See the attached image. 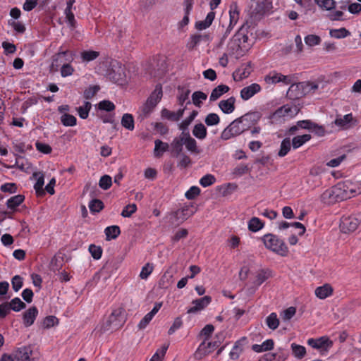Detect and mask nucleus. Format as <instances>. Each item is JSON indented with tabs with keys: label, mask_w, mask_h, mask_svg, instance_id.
<instances>
[{
	"label": "nucleus",
	"mask_w": 361,
	"mask_h": 361,
	"mask_svg": "<svg viewBox=\"0 0 361 361\" xmlns=\"http://www.w3.org/2000/svg\"><path fill=\"white\" fill-rule=\"evenodd\" d=\"M230 88L226 85H219L216 87L212 92L209 99L211 102H214L217 100L219 97H221L224 94L228 92Z\"/></svg>",
	"instance_id": "nucleus-27"
},
{
	"label": "nucleus",
	"mask_w": 361,
	"mask_h": 361,
	"mask_svg": "<svg viewBox=\"0 0 361 361\" xmlns=\"http://www.w3.org/2000/svg\"><path fill=\"white\" fill-rule=\"evenodd\" d=\"M99 90L100 87L99 85H90L85 90L83 97L86 99H91L97 94Z\"/></svg>",
	"instance_id": "nucleus-48"
},
{
	"label": "nucleus",
	"mask_w": 361,
	"mask_h": 361,
	"mask_svg": "<svg viewBox=\"0 0 361 361\" xmlns=\"http://www.w3.org/2000/svg\"><path fill=\"white\" fill-rule=\"evenodd\" d=\"M329 35L331 37L336 39L345 38L350 35V32L345 27L339 29H332L329 32Z\"/></svg>",
	"instance_id": "nucleus-41"
},
{
	"label": "nucleus",
	"mask_w": 361,
	"mask_h": 361,
	"mask_svg": "<svg viewBox=\"0 0 361 361\" xmlns=\"http://www.w3.org/2000/svg\"><path fill=\"white\" fill-rule=\"evenodd\" d=\"M89 252L94 259H99L102 255V249L100 246L92 244L89 246Z\"/></svg>",
	"instance_id": "nucleus-56"
},
{
	"label": "nucleus",
	"mask_w": 361,
	"mask_h": 361,
	"mask_svg": "<svg viewBox=\"0 0 361 361\" xmlns=\"http://www.w3.org/2000/svg\"><path fill=\"white\" fill-rule=\"evenodd\" d=\"M235 97H231L227 99L220 101L219 107L224 114H229L235 110Z\"/></svg>",
	"instance_id": "nucleus-23"
},
{
	"label": "nucleus",
	"mask_w": 361,
	"mask_h": 361,
	"mask_svg": "<svg viewBox=\"0 0 361 361\" xmlns=\"http://www.w3.org/2000/svg\"><path fill=\"white\" fill-rule=\"evenodd\" d=\"M311 139V135L309 134H305L302 135H298L293 138L292 145L293 149H298L303 145L305 142Z\"/></svg>",
	"instance_id": "nucleus-35"
},
{
	"label": "nucleus",
	"mask_w": 361,
	"mask_h": 361,
	"mask_svg": "<svg viewBox=\"0 0 361 361\" xmlns=\"http://www.w3.org/2000/svg\"><path fill=\"white\" fill-rule=\"evenodd\" d=\"M359 225V220L354 216H343L341 220L340 228L343 233H350L355 231Z\"/></svg>",
	"instance_id": "nucleus-10"
},
{
	"label": "nucleus",
	"mask_w": 361,
	"mask_h": 361,
	"mask_svg": "<svg viewBox=\"0 0 361 361\" xmlns=\"http://www.w3.org/2000/svg\"><path fill=\"white\" fill-rule=\"evenodd\" d=\"M32 350L30 347L23 346L18 348L13 353L15 361H35L34 358H31Z\"/></svg>",
	"instance_id": "nucleus-13"
},
{
	"label": "nucleus",
	"mask_w": 361,
	"mask_h": 361,
	"mask_svg": "<svg viewBox=\"0 0 361 361\" xmlns=\"http://www.w3.org/2000/svg\"><path fill=\"white\" fill-rule=\"evenodd\" d=\"M104 233L106 235V240H111L116 239L120 235L121 229L118 226H107L104 229Z\"/></svg>",
	"instance_id": "nucleus-31"
},
{
	"label": "nucleus",
	"mask_w": 361,
	"mask_h": 361,
	"mask_svg": "<svg viewBox=\"0 0 361 361\" xmlns=\"http://www.w3.org/2000/svg\"><path fill=\"white\" fill-rule=\"evenodd\" d=\"M321 200L325 204H331L336 202L343 201L337 185L326 190L321 195Z\"/></svg>",
	"instance_id": "nucleus-9"
},
{
	"label": "nucleus",
	"mask_w": 361,
	"mask_h": 361,
	"mask_svg": "<svg viewBox=\"0 0 361 361\" xmlns=\"http://www.w3.org/2000/svg\"><path fill=\"white\" fill-rule=\"evenodd\" d=\"M272 276L273 272L270 269H259L256 273L255 280L253 281V284L258 287Z\"/></svg>",
	"instance_id": "nucleus-18"
},
{
	"label": "nucleus",
	"mask_w": 361,
	"mask_h": 361,
	"mask_svg": "<svg viewBox=\"0 0 361 361\" xmlns=\"http://www.w3.org/2000/svg\"><path fill=\"white\" fill-rule=\"evenodd\" d=\"M207 98V95L201 91H196L192 95V102L197 107H200L202 101L206 100Z\"/></svg>",
	"instance_id": "nucleus-47"
},
{
	"label": "nucleus",
	"mask_w": 361,
	"mask_h": 361,
	"mask_svg": "<svg viewBox=\"0 0 361 361\" xmlns=\"http://www.w3.org/2000/svg\"><path fill=\"white\" fill-rule=\"evenodd\" d=\"M11 285L13 290L18 292L23 287V278L19 275L14 276L11 279Z\"/></svg>",
	"instance_id": "nucleus-60"
},
{
	"label": "nucleus",
	"mask_w": 361,
	"mask_h": 361,
	"mask_svg": "<svg viewBox=\"0 0 361 361\" xmlns=\"http://www.w3.org/2000/svg\"><path fill=\"white\" fill-rule=\"evenodd\" d=\"M289 355L288 351L284 349H279L276 353L271 355L269 361H285Z\"/></svg>",
	"instance_id": "nucleus-46"
},
{
	"label": "nucleus",
	"mask_w": 361,
	"mask_h": 361,
	"mask_svg": "<svg viewBox=\"0 0 361 361\" xmlns=\"http://www.w3.org/2000/svg\"><path fill=\"white\" fill-rule=\"evenodd\" d=\"M153 264L150 263H147L144 267H142L141 271L140 273V277L142 279H147L153 271Z\"/></svg>",
	"instance_id": "nucleus-59"
},
{
	"label": "nucleus",
	"mask_w": 361,
	"mask_h": 361,
	"mask_svg": "<svg viewBox=\"0 0 361 361\" xmlns=\"http://www.w3.org/2000/svg\"><path fill=\"white\" fill-rule=\"evenodd\" d=\"M215 182L216 178L212 174H207L202 176L199 180L200 184L204 188L209 187L213 185Z\"/></svg>",
	"instance_id": "nucleus-51"
},
{
	"label": "nucleus",
	"mask_w": 361,
	"mask_h": 361,
	"mask_svg": "<svg viewBox=\"0 0 361 361\" xmlns=\"http://www.w3.org/2000/svg\"><path fill=\"white\" fill-rule=\"evenodd\" d=\"M92 109V104L90 102H85L82 106L77 108L79 116L82 119H86L89 116V112Z\"/></svg>",
	"instance_id": "nucleus-40"
},
{
	"label": "nucleus",
	"mask_w": 361,
	"mask_h": 361,
	"mask_svg": "<svg viewBox=\"0 0 361 361\" xmlns=\"http://www.w3.org/2000/svg\"><path fill=\"white\" fill-rule=\"evenodd\" d=\"M183 326V321H182V319L181 317H176L171 326L169 328V331H168V334L169 335H172L177 330H178L179 329H180Z\"/></svg>",
	"instance_id": "nucleus-64"
},
{
	"label": "nucleus",
	"mask_w": 361,
	"mask_h": 361,
	"mask_svg": "<svg viewBox=\"0 0 361 361\" xmlns=\"http://www.w3.org/2000/svg\"><path fill=\"white\" fill-rule=\"evenodd\" d=\"M73 61V54L72 51L66 50L59 51L53 56L51 70L57 71L66 62H72Z\"/></svg>",
	"instance_id": "nucleus-7"
},
{
	"label": "nucleus",
	"mask_w": 361,
	"mask_h": 361,
	"mask_svg": "<svg viewBox=\"0 0 361 361\" xmlns=\"http://www.w3.org/2000/svg\"><path fill=\"white\" fill-rule=\"evenodd\" d=\"M8 305L11 310L15 312H19L26 307V305L19 298L16 297L8 302Z\"/></svg>",
	"instance_id": "nucleus-38"
},
{
	"label": "nucleus",
	"mask_w": 361,
	"mask_h": 361,
	"mask_svg": "<svg viewBox=\"0 0 361 361\" xmlns=\"http://www.w3.org/2000/svg\"><path fill=\"white\" fill-rule=\"evenodd\" d=\"M99 110L106 111L107 112L112 111L115 109L114 104L109 100H102L97 104Z\"/></svg>",
	"instance_id": "nucleus-54"
},
{
	"label": "nucleus",
	"mask_w": 361,
	"mask_h": 361,
	"mask_svg": "<svg viewBox=\"0 0 361 361\" xmlns=\"http://www.w3.org/2000/svg\"><path fill=\"white\" fill-rule=\"evenodd\" d=\"M240 10L237 2H232L229 6V23L231 25H236L240 18Z\"/></svg>",
	"instance_id": "nucleus-22"
},
{
	"label": "nucleus",
	"mask_w": 361,
	"mask_h": 361,
	"mask_svg": "<svg viewBox=\"0 0 361 361\" xmlns=\"http://www.w3.org/2000/svg\"><path fill=\"white\" fill-rule=\"evenodd\" d=\"M249 126H245L240 118H238L232 121L221 133V137L222 140H227L233 137L242 134L243 132L248 130Z\"/></svg>",
	"instance_id": "nucleus-4"
},
{
	"label": "nucleus",
	"mask_w": 361,
	"mask_h": 361,
	"mask_svg": "<svg viewBox=\"0 0 361 361\" xmlns=\"http://www.w3.org/2000/svg\"><path fill=\"white\" fill-rule=\"evenodd\" d=\"M291 142L289 138H285L281 143V147L278 155L280 157H285L290 150Z\"/></svg>",
	"instance_id": "nucleus-44"
},
{
	"label": "nucleus",
	"mask_w": 361,
	"mask_h": 361,
	"mask_svg": "<svg viewBox=\"0 0 361 361\" xmlns=\"http://www.w3.org/2000/svg\"><path fill=\"white\" fill-rule=\"evenodd\" d=\"M201 190L197 186H192L185 193V197L189 200H194L196 197H197L200 194Z\"/></svg>",
	"instance_id": "nucleus-58"
},
{
	"label": "nucleus",
	"mask_w": 361,
	"mask_h": 361,
	"mask_svg": "<svg viewBox=\"0 0 361 361\" xmlns=\"http://www.w3.org/2000/svg\"><path fill=\"white\" fill-rule=\"evenodd\" d=\"M137 211V205L135 204H129L126 205L122 212L121 216L123 217H130Z\"/></svg>",
	"instance_id": "nucleus-61"
},
{
	"label": "nucleus",
	"mask_w": 361,
	"mask_h": 361,
	"mask_svg": "<svg viewBox=\"0 0 361 361\" xmlns=\"http://www.w3.org/2000/svg\"><path fill=\"white\" fill-rule=\"evenodd\" d=\"M293 355L298 359H302L306 355V348L301 345L295 343L291 344Z\"/></svg>",
	"instance_id": "nucleus-36"
},
{
	"label": "nucleus",
	"mask_w": 361,
	"mask_h": 361,
	"mask_svg": "<svg viewBox=\"0 0 361 361\" xmlns=\"http://www.w3.org/2000/svg\"><path fill=\"white\" fill-rule=\"evenodd\" d=\"M243 348L240 341H236L229 353L230 358L232 360L238 359L240 354L243 353Z\"/></svg>",
	"instance_id": "nucleus-42"
},
{
	"label": "nucleus",
	"mask_w": 361,
	"mask_h": 361,
	"mask_svg": "<svg viewBox=\"0 0 361 361\" xmlns=\"http://www.w3.org/2000/svg\"><path fill=\"white\" fill-rule=\"evenodd\" d=\"M38 315V310L35 306L30 307L23 315V324L26 327L32 325Z\"/></svg>",
	"instance_id": "nucleus-15"
},
{
	"label": "nucleus",
	"mask_w": 361,
	"mask_h": 361,
	"mask_svg": "<svg viewBox=\"0 0 361 361\" xmlns=\"http://www.w3.org/2000/svg\"><path fill=\"white\" fill-rule=\"evenodd\" d=\"M342 200L361 193V183L346 180L336 184Z\"/></svg>",
	"instance_id": "nucleus-3"
},
{
	"label": "nucleus",
	"mask_w": 361,
	"mask_h": 361,
	"mask_svg": "<svg viewBox=\"0 0 361 361\" xmlns=\"http://www.w3.org/2000/svg\"><path fill=\"white\" fill-rule=\"evenodd\" d=\"M74 68L71 65V62H66V63H63L62 66L60 68L61 75L63 78H66L70 75H72L74 73Z\"/></svg>",
	"instance_id": "nucleus-49"
},
{
	"label": "nucleus",
	"mask_w": 361,
	"mask_h": 361,
	"mask_svg": "<svg viewBox=\"0 0 361 361\" xmlns=\"http://www.w3.org/2000/svg\"><path fill=\"white\" fill-rule=\"evenodd\" d=\"M183 135L184 138V145L186 149L192 154H199L200 151L197 147V141L190 136L189 132L183 131Z\"/></svg>",
	"instance_id": "nucleus-17"
},
{
	"label": "nucleus",
	"mask_w": 361,
	"mask_h": 361,
	"mask_svg": "<svg viewBox=\"0 0 361 361\" xmlns=\"http://www.w3.org/2000/svg\"><path fill=\"white\" fill-rule=\"evenodd\" d=\"M44 184V176L42 174L37 178V181L34 185V189L37 197H43L45 195V190L43 188Z\"/></svg>",
	"instance_id": "nucleus-37"
},
{
	"label": "nucleus",
	"mask_w": 361,
	"mask_h": 361,
	"mask_svg": "<svg viewBox=\"0 0 361 361\" xmlns=\"http://www.w3.org/2000/svg\"><path fill=\"white\" fill-rule=\"evenodd\" d=\"M204 122L208 126H215L219 123L220 118L218 114L210 113L206 116Z\"/></svg>",
	"instance_id": "nucleus-55"
},
{
	"label": "nucleus",
	"mask_w": 361,
	"mask_h": 361,
	"mask_svg": "<svg viewBox=\"0 0 361 361\" xmlns=\"http://www.w3.org/2000/svg\"><path fill=\"white\" fill-rule=\"evenodd\" d=\"M296 313V308L295 307H290L281 313V317L283 320H290Z\"/></svg>",
	"instance_id": "nucleus-62"
},
{
	"label": "nucleus",
	"mask_w": 361,
	"mask_h": 361,
	"mask_svg": "<svg viewBox=\"0 0 361 361\" xmlns=\"http://www.w3.org/2000/svg\"><path fill=\"white\" fill-rule=\"evenodd\" d=\"M307 343L314 349H327L333 345V342L327 336H322L319 338H309Z\"/></svg>",
	"instance_id": "nucleus-12"
},
{
	"label": "nucleus",
	"mask_w": 361,
	"mask_h": 361,
	"mask_svg": "<svg viewBox=\"0 0 361 361\" xmlns=\"http://www.w3.org/2000/svg\"><path fill=\"white\" fill-rule=\"evenodd\" d=\"M195 212V208L192 204H185L181 208L172 212L171 218L176 220V224H179L193 215Z\"/></svg>",
	"instance_id": "nucleus-8"
},
{
	"label": "nucleus",
	"mask_w": 361,
	"mask_h": 361,
	"mask_svg": "<svg viewBox=\"0 0 361 361\" xmlns=\"http://www.w3.org/2000/svg\"><path fill=\"white\" fill-rule=\"evenodd\" d=\"M266 324L270 329H271V330L276 329L279 326V319L277 317L276 313H275V312L271 313L266 318Z\"/></svg>",
	"instance_id": "nucleus-39"
},
{
	"label": "nucleus",
	"mask_w": 361,
	"mask_h": 361,
	"mask_svg": "<svg viewBox=\"0 0 361 361\" xmlns=\"http://www.w3.org/2000/svg\"><path fill=\"white\" fill-rule=\"evenodd\" d=\"M25 200V196L23 195H17L10 197L6 201V206L8 209L16 210Z\"/></svg>",
	"instance_id": "nucleus-29"
},
{
	"label": "nucleus",
	"mask_w": 361,
	"mask_h": 361,
	"mask_svg": "<svg viewBox=\"0 0 361 361\" xmlns=\"http://www.w3.org/2000/svg\"><path fill=\"white\" fill-rule=\"evenodd\" d=\"M64 13L66 15V19L68 23V25L71 28H75L76 27V20L75 19V16L72 11V10L65 9Z\"/></svg>",
	"instance_id": "nucleus-63"
},
{
	"label": "nucleus",
	"mask_w": 361,
	"mask_h": 361,
	"mask_svg": "<svg viewBox=\"0 0 361 361\" xmlns=\"http://www.w3.org/2000/svg\"><path fill=\"white\" fill-rule=\"evenodd\" d=\"M99 56V52L94 50H84L80 52L81 61L85 63L94 61Z\"/></svg>",
	"instance_id": "nucleus-28"
},
{
	"label": "nucleus",
	"mask_w": 361,
	"mask_h": 361,
	"mask_svg": "<svg viewBox=\"0 0 361 361\" xmlns=\"http://www.w3.org/2000/svg\"><path fill=\"white\" fill-rule=\"evenodd\" d=\"M353 117L351 113L346 114L343 117L338 116L334 121V124L336 126L341 128L342 129H348L350 128V123L353 121Z\"/></svg>",
	"instance_id": "nucleus-24"
},
{
	"label": "nucleus",
	"mask_w": 361,
	"mask_h": 361,
	"mask_svg": "<svg viewBox=\"0 0 361 361\" xmlns=\"http://www.w3.org/2000/svg\"><path fill=\"white\" fill-rule=\"evenodd\" d=\"M314 3L322 9L331 11L336 8L334 0H314Z\"/></svg>",
	"instance_id": "nucleus-34"
},
{
	"label": "nucleus",
	"mask_w": 361,
	"mask_h": 361,
	"mask_svg": "<svg viewBox=\"0 0 361 361\" xmlns=\"http://www.w3.org/2000/svg\"><path fill=\"white\" fill-rule=\"evenodd\" d=\"M264 226V222L258 217H252L247 224L249 231L256 233Z\"/></svg>",
	"instance_id": "nucleus-30"
},
{
	"label": "nucleus",
	"mask_w": 361,
	"mask_h": 361,
	"mask_svg": "<svg viewBox=\"0 0 361 361\" xmlns=\"http://www.w3.org/2000/svg\"><path fill=\"white\" fill-rule=\"evenodd\" d=\"M121 125L123 128L133 130L135 128L134 118L130 114H124L121 118Z\"/></svg>",
	"instance_id": "nucleus-33"
},
{
	"label": "nucleus",
	"mask_w": 361,
	"mask_h": 361,
	"mask_svg": "<svg viewBox=\"0 0 361 361\" xmlns=\"http://www.w3.org/2000/svg\"><path fill=\"white\" fill-rule=\"evenodd\" d=\"M305 42L309 47L318 45L321 43V37L316 35H308L305 37Z\"/></svg>",
	"instance_id": "nucleus-53"
},
{
	"label": "nucleus",
	"mask_w": 361,
	"mask_h": 361,
	"mask_svg": "<svg viewBox=\"0 0 361 361\" xmlns=\"http://www.w3.org/2000/svg\"><path fill=\"white\" fill-rule=\"evenodd\" d=\"M262 90L261 86L257 83H252L247 87H243L240 90V97L247 101L252 97L255 94L259 93Z\"/></svg>",
	"instance_id": "nucleus-14"
},
{
	"label": "nucleus",
	"mask_w": 361,
	"mask_h": 361,
	"mask_svg": "<svg viewBox=\"0 0 361 361\" xmlns=\"http://www.w3.org/2000/svg\"><path fill=\"white\" fill-rule=\"evenodd\" d=\"M260 239L267 250L283 257L287 256L288 247L284 240L278 235L272 233H267Z\"/></svg>",
	"instance_id": "nucleus-1"
},
{
	"label": "nucleus",
	"mask_w": 361,
	"mask_h": 361,
	"mask_svg": "<svg viewBox=\"0 0 361 361\" xmlns=\"http://www.w3.org/2000/svg\"><path fill=\"white\" fill-rule=\"evenodd\" d=\"M212 302V298L209 295H205L201 298L192 300V306L188 309L187 313L192 314L196 313L204 310Z\"/></svg>",
	"instance_id": "nucleus-11"
},
{
	"label": "nucleus",
	"mask_w": 361,
	"mask_h": 361,
	"mask_svg": "<svg viewBox=\"0 0 361 361\" xmlns=\"http://www.w3.org/2000/svg\"><path fill=\"white\" fill-rule=\"evenodd\" d=\"M192 134L197 139L204 140L207 137V130L202 123H198L195 125Z\"/></svg>",
	"instance_id": "nucleus-32"
},
{
	"label": "nucleus",
	"mask_w": 361,
	"mask_h": 361,
	"mask_svg": "<svg viewBox=\"0 0 361 361\" xmlns=\"http://www.w3.org/2000/svg\"><path fill=\"white\" fill-rule=\"evenodd\" d=\"M89 208L92 213L99 212L104 208V203L100 200L94 199L90 201Z\"/></svg>",
	"instance_id": "nucleus-52"
},
{
	"label": "nucleus",
	"mask_w": 361,
	"mask_h": 361,
	"mask_svg": "<svg viewBox=\"0 0 361 361\" xmlns=\"http://www.w3.org/2000/svg\"><path fill=\"white\" fill-rule=\"evenodd\" d=\"M61 122L64 126H75L77 119L73 115L64 114L61 116Z\"/></svg>",
	"instance_id": "nucleus-45"
},
{
	"label": "nucleus",
	"mask_w": 361,
	"mask_h": 361,
	"mask_svg": "<svg viewBox=\"0 0 361 361\" xmlns=\"http://www.w3.org/2000/svg\"><path fill=\"white\" fill-rule=\"evenodd\" d=\"M197 115V111H192L190 115L184 119L179 125V129L182 130L183 131L185 132V130L188 129V127L189 125L192 123V121L195 119V118Z\"/></svg>",
	"instance_id": "nucleus-50"
},
{
	"label": "nucleus",
	"mask_w": 361,
	"mask_h": 361,
	"mask_svg": "<svg viewBox=\"0 0 361 361\" xmlns=\"http://www.w3.org/2000/svg\"><path fill=\"white\" fill-rule=\"evenodd\" d=\"M169 145L167 142H164L161 140H156L154 141V156L157 158L161 157L163 154L169 151Z\"/></svg>",
	"instance_id": "nucleus-25"
},
{
	"label": "nucleus",
	"mask_w": 361,
	"mask_h": 361,
	"mask_svg": "<svg viewBox=\"0 0 361 361\" xmlns=\"http://www.w3.org/2000/svg\"><path fill=\"white\" fill-rule=\"evenodd\" d=\"M296 106L290 104H285L276 109L271 116V119L275 122H281V119L285 120L286 118H292L298 114Z\"/></svg>",
	"instance_id": "nucleus-6"
},
{
	"label": "nucleus",
	"mask_w": 361,
	"mask_h": 361,
	"mask_svg": "<svg viewBox=\"0 0 361 361\" xmlns=\"http://www.w3.org/2000/svg\"><path fill=\"white\" fill-rule=\"evenodd\" d=\"M240 118L245 125L248 126L249 129H250L252 126L256 125L259 121L262 114L259 111H253L247 113Z\"/></svg>",
	"instance_id": "nucleus-16"
},
{
	"label": "nucleus",
	"mask_w": 361,
	"mask_h": 361,
	"mask_svg": "<svg viewBox=\"0 0 361 361\" xmlns=\"http://www.w3.org/2000/svg\"><path fill=\"white\" fill-rule=\"evenodd\" d=\"M112 185L111 177L109 175H104L101 177L99 185L103 190H108Z\"/></svg>",
	"instance_id": "nucleus-57"
},
{
	"label": "nucleus",
	"mask_w": 361,
	"mask_h": 361,
	"mask_svg": "<svg viewBox=\"0 0 361 361\" xmlns=\"http://www.w3.org/2000/svg\"><path fill=\"white\" fill-rule=\"evenodd\" d=\"M315 295L319 299H325L333 293V288L331 285L326 283L315 289Z\"/></svg>",
	"instance_id": "nucleus-26"
},
{
	"label": "nucleus",
	"mask_w": 361,
	"mask_h": 361,
	"mask_svg": "<svg viewBox=\"0 0 361 361\" xmlns=\"http://www.w3.org/2000/svg\"><path fill=\"white\" fill-rule=\"evenodd\" d=\"M162 96V87L160 84H158L156 85L154 90L152 92L146 102L152 106H156L161 100Z\"/></svg>",
	"instance_id": "nucleus-21"
},
{
	"label": "nucleus",
	"mask_w": 361,
	"mask_h": 361,
	"mask_svg": "<svg viewBox=\"0 0 361 361\" xmlns=\"http://www.w3.org/2000/svg\"><path fill=\"white\" fill-rule=\"evenodd\" d=\"M108 77L111 81L118 85L127 84L129 79L128 72L126 66L120 63L111 65Z\"/></svg>",
	"instance_id": "nucleus-2"
},
{
	"label": "nucleus",
	"mask_w": 361,
	"mask_h": 361,
	"mask_svg": "<svg viewBox=\"0 0 361 361\" xmlns=\"http://www.w3.org/2000/svg\"><path fill=\"white\" fill-rule=\"evenodd\" d=\"M125 322V310L119 307L112 310L107 319L106 327H109L108 329L111 328L113 330H117L122 327Z\"/></svg>",
	"instance_id": "nucleus-5"
},
{
	"label": "nucleus",
	"mask_w": 361,
	"mask_h": 361,
	"mask_svg": "<svg viewBox=\"0 0 361 361\" xmlns=\"http://www.w3.org/2000/svg\"><path fill=\"white\" fill-rule=\"evenodd\" d=\"M184 145V138L183 132L178 137L173 138L172 142L169 145L171 149V153L173 156L178 157L183 151V146Z\"/></svg>",
	"instance_id": "nucleus-20"
},
{
	"label": "nucleus",
	"mask_w": 361,
	"mask_h": 361,
	"mask_svg": "<svg viewBox=\"0 0 361 361\" xmlns=\"http://www.w3.org/2000/svg\"><path fill=\"white\" fill-rule=\"evenodd\" d=\"M212 342H206L205 341L200 343L197 349L194 353V357L195 360H201L204 356L210 354L214 351V348H211Z\"/></svg>",
	"instance_id": "nucleus-19"
},
{
	"label": "nucleus",
	"mask_w": 361,
	"mask_h": 361,
	"mask_svg": "<svg viewBox=\"0 0 361 361\" xmlns=\"http://www.w3.org/2000/svg\"><path fill=\"white\" fill-rule=\"evenodd\" d=\"M264 81L269 85L276 84L281 82V73L276 71H271L264 76Z\"/></svg>",
	"instance_id": "nucleus-43"
}]
</instances>
